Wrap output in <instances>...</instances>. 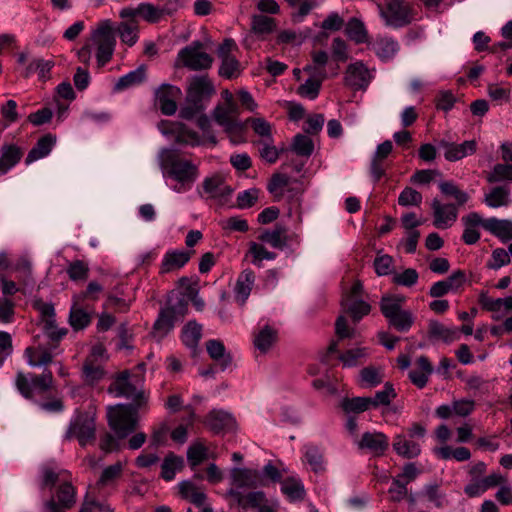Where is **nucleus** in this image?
Returning a JSON list of instances; mask_svg holds the SVG:
<instances>
[{"label": "nucleus", "mask_w": 512, "mask_h": 512, "mask_svg": "<svg viewBox=\"0 0 512 512\" xmlns=\"http://www.w3.org/2000/svg\"><path fill=\"white\" fill-rule=\"evenodd\" d=\"M41 488H54L50 499L43 504L45 512H67L77 501V489L72 484V475L65 469L42 467Z\"/></svg>", "instance_id": "1"}, {"label": "nucleus", "mask_w": 512, "mask_h": 512, "mask_svg": "<svg viewBox=\"0 0 512 512\" xmlns=\"http://www.w3.org/2000/svg\"><path fill=\"white\" fill-rule=\"evenodd\" d=\"M232 488L226 492V497L231 499V505H237L242 509L256 508L266 501L264 492L252 491L247 494L240 492L241 488L255 489L263 485L259 471L249 468H233L231 470Z\"/></svg>", "instance_id": "2"}, {"label": "nucleus", "mask_w": 512, "mask_h": 512, "mask_svg": "<svg viewBox=\"0 0 512 512\" xmlns=\"http://www.w3.org/2000/svg\"><path fill=\"white\" fill-rule=\"evenodd\" d=\"M159 165L165 178L177 182L173 190L182 193L190 190L199 177L198 165L184 158L176 149H164L159 156Z\"/></svg>", "instance_id": "3"}, {"label": "nucleus", "mask_w": 512, "mask_h": 512, "mask_svg": "<svg viewBox=\"0 0 512 512\" xmlns=\"http://www.w3.org/2000/svg\"><path fill=\"white\" fill-rule=\"evenodd\" d=\"M214 94L213 83L207 76L192 77L189 80L185 105L180 110V117L191 120L202 113Z\"/></svg>", "instance_id": "4"}, {"label": "nucleus", "mask_w": 512, "mask_h": 512, "mask_svg": "<svg viewBox=\"0 0 512 512\" xmlns=\"http://www.w3.org/2000/svg\"><path fill=\"white\" fill-rule=\"evenodd\" d=\"M144 376L131 374L128 370L118 373L110 386L108 392L116 397L131 399L130 405L136 408H144L148 404L149 395L143 388Z\"/></svg>", "instance_id": "5"}, {"label": "nucleus", "mask_w": 512, "mask_h": 512, "mask_svg": "<svg viewBox=\"0 0 512 512\" xmlns=\"http://www.w3.org/2000/svg\"><path fill=\"white\" fill-rule=\"evenodd\" d=\"M403 297L383 296L379 306L382 315L390 327L398 332H408L415 322V316L410 310L402 309Z\"/></svg>", "instance_id": "6"}, {"label": "nucleus", "mask_w": 512, "mask_h": 512, "mask_svg": "<svg viewBox=\"0 0 512 512\" xmlns=\"http://www.w3.org/2000/svg\"><path fill=\"white\" fill-rule=\"evenodd\" d=\"M91 41L96 46V59L100 67L105 66L112 59L116 39L111 20L106 19L98 23L91 33Z\"/></svg>", "instance_id": "7"}, {"label": "nucleus", "mask_w": 512, "mask_h": 512, "mask_svg": "<svg viewBox=\"0 0 512 512\" xmlns=\"http://www.w3.org/2000/svg\"><path fill=\"white\" fill-rule=\"evenodd\" d=\"M136 406L118 404L108 410V424L118 438L123 439L132 433L137 425Z\"/></svg>", "instance_id": "8"}, {"label": "nucleus", "mask_w": 512, "mask_h": 512, "mask_svg": "<svg viewBox=\"0 0 512 512\" xmlns=\"http://www.w3.org/2000/svg\"><path fill=\"white\" fill-rule=\"evenodd\" d=\"M65 438L77 439L80 446L92 444L96 438L95 414L91 412H79L70 422Z\"/></svg>", "instance_id": "9"}, {"label": "nucleus", "mask_w": 512, "mask_h": 512, "mask_svg": "<svg viewBox=\"0 0 512 512\" xmlns=\"http://www.w3.org/2000/svg\"><path fill=\"white\" fill-rule=\"evenodd\" d=\"M53 383V375L50 370L42 374H30L29 377L23 372L16 375L15 385L20 394L26 399H33L35 394H42L48 391Z\"/></svg>", "instance_id": "10"}, {"label": "nucleus", "mask_w": 512, "mask_h": 512, "mask_svg": "<svg viewBox=\"0 0 512 512\" xmlns=\"http://www.w3.org/2000/svg\"><path fill=\"white\" fill-rule=\"evenodd\" d=\"M378 8L387 26L400 28L413 20L412 8L405 0H389L384 5H378Z\"/></svg>", "instance_id": "11"}, {"label": "nucleus", "mask_w": 512, "mask_h": 512, "mask_svg": "<svg viewBox=\"0 0 512 512\" xmlns=\"http://www.w3.org/2000/svg\"><path fill=\"white\" fill-rule=\"evenodd\" d=\"M178 59L184 67L192 71L208 69L213 62L212 57L203 50V44L199 41L181 49Z\"/></svg>", "instance_id": "12"}, {"label": "nucleus", "mask_w": 512, "mask_h": 512, "mask_svg": "<svg viewBox=\"0 0 512 512\" xmlns=\"http://www.w3.org/2000/svg\"><path fill=\"white\" fill-rule=\"evenodd\" d=\"M373 76L362 61H356L347 66L344 75V85L354 91L366 90Z\"/></svg>", "instance_id": "13"}, {"label": "nucleus", "mask_w": 512, "mask_h": 512, "mask_svg": "<svg viewBox=\"0 0 512 512\" xmlns=\"http://www.w3.org/2000/svg\"><path fill=\"white\" fill-rule=\"evenodd\" d=\"M454 203H443L438 198L431 202L433 225L438 229L450 228L458 218V208Z\"/></svg>", "instance_id": "14"}, {"label": "nucleus", "mask_w": 512, "mask_h": 512, "mask_svg": "<svg viewBox=\"0 0 512 512\" xmlns=\"http://www.w3.org/2000/svg\"><path fill=\"white\" fill-rule=\"evenodd\" d=\"M182 95L181 89L171 84H162L155 92V102L162 114L171 116L177 111V99Z\"/></svg>", "instance_id": "15"}, {"label": "nucleus", "mask_w": 512, "mask_h": 512, "mask_svg": "<svg viewBox=\"0 0 512 512\" xmlns=\"http://www.w3.org/2000/svg\"><path fill=\"white\" fill-rule=\"evenodd\" d=\"M257 238L279 250H283L292 241L299 242L298 235H288L286 227L281 224H276L273 229L262 230Z\"/></svg>", "instance_id": "16"}, {"label": "nucleus", "mask_w": 512, "mask_h": 512, "mask_svg": "<svg viewBox=\"0 0 512 512\" xmlns=\"http://www.w3.org/2000/svg\"><path fill=\"white\" fill-rule=\"evenodd\" d=\"M164 14V9L159 8L148 2L140 3L136 8L125 7L121 9L119 12L120 18L134 17L135 19H137V17L139 16L148 23H158Z\"/></svg>", "instance_id": "17"}, {"label": "nucleus", "mask_w": 512, "mask_h": 512, "mask_svg": "<svg viewBox=\"0 0 512 512\" xmlns=\"http://www.w3.org/2000/svg\"><path fill=\"white\" fill-rule=\"evenodd\" d=\"M304 71L308 72L311 77L299 86L298 94L313 100L318 96L322 81L327 76L326 70L307 65L304 67Z\"/></svg>", "instance_id": "18"}, {"label": "nucleus", "mask_w": 512, "mask_h": 512, "mask_svg": "<svg viewBox=\"0 0 512 512\" xmlns=\"http://www.w3.org/2000/svg\"><path fill=\"white\" fill-rule=\"evenodd\" d=\"M358 448L382 456L389 448V438L382 432H365L358 441Z\"/></svg>", "instance_id": "19"}, {"label": "nucleus", "mask_w": 512, "mask_h": 512, "mask_svg": "<svg viewBox=\"0 0 512 512\" xmlns=\"http://www.w3.org/2000/svg\"><path fill=\"white\" fill-rule=\"evenodd\" d=\"M193 251L168 250L160 265V274H167L184 267L191 259Z\"/></svg>", "instance_id": "20"}, {"label": "nucleus", "mask_w": 512, "mask_h": 512, "mask_svg": "<svg viewBox=\"0 0 512 512\" xmlns=\"http://www.w3.org/2000/svg\"><path fill=\"white\" fill-rule=\"evenodd\" d=\"M464 225V231L462 234V240L467 245H473L480 239V233L477 227L481 226L484 228V218L477 212H470L469 214L462 217Z\"/></svg>", "instance_id": "21"}, {"label": "nucleus", "mask_w": 512, "mask_h": 512, "mask_svg": "<svg viewBox=\"0 0 512 512\" xmlns=\"http://www.w3.org/2000/svg\"><path fill=\"white\" fill-rule=\"evenodd\" d=\"M392 447L398 456L405 459H413L421 454L420 442L409 439L404 434L394 436Z\"/></svg>", "instance_id": "22"}, {"label": "nucleus", "mask_w": 512, "mask_h": 512, "mask_svg": "<svg viewBox=\"0 0 512 512\" xmlns=\"http://www.w3.org/2000/svg\"><path fill=\"white\" fill-rule=\"evenodd\" d=\"M241 113L240 106L237 102L229 104H218L213 111L214 120L221 127L239 122Z\"/></svg>", "instance_id": "23"}, {"label": "nucleus", "mask_w": 512, "mask_h": 512, "mask_svg": "<svg viewBox=\"0 0 512 512\" xmlns=\"http://www.w3.org/2000/svg\"><path fill=\"white\" fill-rule=\"evenodd\" d=\"M23 157V150L15 144H4L0 149V176L16 166Z\"/></svg>", "instance_id": "24"}, {"label": "nucleus", "mask_w": 512, "mask_h": 512, "mask_svg": "<svg viewBox=\"0 0 512 512\" xmlns=\"http://www.w3.org/2000/svg\"><path fill=\"white\" fill-rule=\"evenodd\" d=\"M206 350L210 358L217 363L222 371L232 365V356L226 351L225 345L218 339H210L206 342Z\"/></svg>", "instance_id": "25"}, {"label": "nucleus", "mask_w": 512, "mask_h": 512, "mask_svg": "<svg viewBox=\"0 0 512 512\" xmlns=\"http://www.w3.org/2000/svg\"><path fill=\"white\" fill-rule=\"evenodd\" d=\"M255 278V273L251 269H245L239 274L234 289L235 299L239 305L243 306L248 299L254 286Z\"/></svg>", "instance_id": "26"}, {"label": "nucleus", "mask_w": 512, "mask_h": 512, "mask_svg": "<svg viewBox=\"0 0 512 512\" xmlns=\"http://www.w3.org/2000/svg\"><path fill=\"white\" fill-rule=\"evenodd\" d=\"M114 32L116 31L121 41L129 47L134 46L139 39V23L133 18H122Z\"/></svg>", "instance_id": "27"}, {"label": "nucleus", "mask_w": 512, "mask_h": 512, "mask_svg": "<svg viewBox=\"0 0 512 512\" xmlns=\"http://www.w3.org/2000/svg\"><path fill=\"white\" fill-rule=\"evenodd\" d=\"M429 337L450 344L460 338L459 329L447 327L438 321H431L428 327Z\"/></svg>", "instance_id": "28"}, {"label": "nucleus", "mask_w": 512, "mask_h": 512, "mask_svg": "<svg viewBox=\"0 0 512 512\" xmlns=\"http://www.w3.org/2000/svg\"><path fill=\"white\" fill-rule=\"evenodd\" d=\"M484 229L506 242L512 240V221L500 220L495 217L484 219Z\"/></svg>", "instance_id": "29"}, {"label": "nucleus", "mask_w": 512, "mask_h": 512, "mask_svg": "<svg viewBox=\"0 0 512 512\" xmlns=\"http://www.w3.org/2000/svg\"><path fill=\"white\" fill-rule=\"evenodd\" d=\"M418 369L409 372V379L419 389L424 388L433 372L432 364L426 356H420L416 361Z\"/></svg>", "instance_id": "30"}, {"label": "nucleus", "mask_w": 512, "mask_h": 512, "mask_svg": "<svg viewBox=\"0 0 512 512\" xmlns=\"http://www.w3.org/2000/svg\"><path fill=\"white\" fill-rule=\"evenodd\" d=\"M341 305L346 313H348L353 321L357 323L371 311V306L361 299H352L350 296H343Z\"/></svg>", "instance_id": "31"}, {"label": "nucleus", "mask_w": 512, "mask_h": 512, "mask_svg": "<svg viewBox=\"0 0 512 512\" xmlns=\"http://www.w3.org/2000/svg\"><path fill=\"white\" fill-rule=\"evenodd\" d=\"M56 143V136L50 133L41 137L35 146L29 151L25 162L27 165L41 158L46 157Z\"/></svg>", "instance_id": "32"}, {"label": "nucleus", "mask_w": 512, "mask_h": 512, "mask_svg": "<svg viewBox=\"0 0 512 512\" xmlns=\"http://www.w3.org/2000/svg\"><path fill=\"white\" fill-rule=\"evenodd\" d=\"M372 49L378 58L387 62L397 54L399 51V44L391 37H379L374 41Z\"/></svg>", "instance_id": "33"}, {"label": "nucleus", "mask_w": 512, "mask_h": 512, "mask_svg": "<svg viewBox=\"0 0 512 512\" xmlns=\"http://www.w3.org/2000/svg\"><path fill=\"white\" fill-rule=\"evenodd\" d=\"M205 424L214 432L220 433L234 425L233 417L222 410H212L205 420Z\"/></svg>", "instance_id": "34"}, {"label": "nucleus", "mask_w": 512, "mask_h": 512, "mask_svg": "<svg viewBox=\"0 0 512 512\" xmlns=\"http://www.w3.org/2000/svg\"><path fill=\"white\" fill-rule=\"evenodd\" d=\"M511 190L507 184L493 187L485 194L484 203L491 208L507 206L510 202Z\"/></svg>", "instance_id": "35"}, {"label": "nucleus", "mask_w": 512, "mask_h": 512, "mask_svg": "<svg viewBox=\"0 0 512 512\" xmlns=\"http://www.w3.org/2000/svg\"><path fill=\"white\" fill-rule=\"evenodd\" d=\"M105 371L100 361L94 358H86L82 367V377L86 384L94 385L103 379Z\"/></svg>", "instance_id": "36"}, {"label": "nucleus", "mask_w": 512, "mask_h": 512, "mask_svg": "<svg viewBox=\"0 0 512 512\" xmlns=\"http://www.w3.org/2000/svg\"><path fill=\"white\" fill-rule=\"evenodd\" d=\"M370 355L368 347H356L348 349L339 355L343 367L351 368L363 364Z\"/></svg>", "instance_id": "37"}, {"label": "nucleus", "mask_w": 512, "mask_h": 512, "mask_svg": "<svg viewBox=\"0 0 512 512\" xmlns=\"http://www.w3.org/2000/svg\"><path fill=\"white\" fill-rule=\"evenodd\" d=\"M276 27L277 22L272 17L263 14H254L251 17V31L257 36L271 34Z\"/></svg>", "instance_id": "38"}, {"label": "nucleus", "mask_w": 512, "mask_h": 512, "mask_svg": "<svg viewBox=\"0 0 512 512\" xmlns=\"http://www.w3.org/2000/svg\"><path fill=\"white\" fill-rule=\"evenodd\" d=\"M124 466L122 462L118 461L112 465L107 466L102 471L96 485L99 488H104L108 486H115L117 481L123 475Z\"/></svg>", "instance_id": "39"}, {"label": "nucleus", "mask_w": 512, "mask_h": 512, "mask_svg": "<svg viewBox=\"0 0 512 512\" xmlns=\"http://www.w3.org/2000/svg\"><path fill=\"white\" fill-rule=\"evenodd\" d=\"M477 150V143L475 140H467L461 144L454 143L451 150L444 152V157L447 161L455 162L463 159L468 155H472Z\"/></svg>", "instance_id": "40"}, {"label": "nucleus", "mask_w": 512, "mask_h": 512, "mask_svg": "<svg viewBox=\"0 0 512 512\" xmlns=\"http://www.w3.org/2000/svg\"><path fill=\"white\" fill-rule=\"evenodd\" d=\"M201 331V325L197 324L195 321L188 322L183 328L181 336L182 342L185 346L192 349L193 354L197 351L198 343L202 336Z\"/></svg>", "instance_id": "41"}, {"label": "nucleus", "mask_w": 512, "mask_h": 512, "mask_svg": "<svg viewBox=\"0 0 512 512\" xmlns=\"http://www.w3.org/2000/svg\"><path fill=\"white\" fill-rule=\"evenodd\" d=\"M145 77L146 68L144 66H140L137 69L120 77L116 82L114 89L116 91H122L127 88L139 85L145 80Z\"/></svg>", "instance_id": "42"}, {"label": "nucleus", "mask_w": 512, "mask_h": 512, "mask_svg": "<svg viewBox=\"0 0 512 512\" xmlns=\"http://www.w3.org/2000/svg\"><path fill=\"white\" fill-rule=\"evenodd\" d=\"M176 320H178V318L173 314L171 309H168L167 307L161 309L153 326L154 332L160 337L165 336L172 330Z\"/></svg>", "instance_id": "43"}, {"label": "nucleus", "mask_w": 512, "mask_h": 512, "mask_svg": "<svg viewBox=\"0 0 512 512\" xmlns=\"http://www.w3.org/2000/svg\"><path fill=\"white\" fill-rule=\"evenodd\" d=\"M277 340V330L265 325L254 337V345L261 352H267Z\"/></svg>", "instance_id": "44"}, {"label": "nucleus", "mask_w": 512, "mask_h": 512, "mask_svg": "<svg viewBox=\"0 0 512 512\" xmlns=\"http://www.w3.org/2000/svg\"><path fill=\"white\" fill-rule=\"evenodd\" d=\"M372 401L370 397H345L340 403V407L346 414H359L371 408Z\"/></svg>", "instance_id": "45"}, {"label": "nucleus", "mask_w": 512, "mask_h": 512, "mask_svg": "<svg viewBox=\"0 0 512 512\" xmlns=\"http://www.w3.org/2000/svg\"><path fill=\"white\" fill-rule=\"evenodd\" d=\"M183 467V458L170 452L163 460L161 465V477L165 481L174 479L176 471Z\"/></svg>", "instance_id": "46"}, {"label": "nucleus", "mask_w": 512, "mask_h": 512, "mask_svg": "<svg viewBox=\"0 0 512 512\" xmlns=\"http://www.w3.org/2000/svg\"><path fill=\"white\" fill-rule=\"evenodd\" d=\"M346 35L357 44L366 43L368 33L362 21L352 18L348 21L345 29Z\"/></svg>", "instance_id": "47"}, {"label": "nucleus", "mask_w": 512, "mask_h": 512, "mask_svg": "<svg viewBox=\"0 0 512 512\" xmlns=\"http://www.w3.org/2000/svg\"><path fill=\"white\" fill-rule=\"evenodd\" d=\"M91 323V315L76 303L71 307L69 324L75 330H83Z\"/></svg>", "instance_id": "48"}, {"label": "nucleus", "mask_w": 512, "mask_h": 512, "mask_svg": "<svg viewBox=\"0 0 512 512\" xmlns=\"http://www.w3.org/2000/svg\"><path fill=\"white\" fill-rule=\"evenodd\" d=\"M245 124L250 125L255 134L260 136L261 141H271L272 125L263 117H250L247 118Z\"/></svg>", "instance_id": "49"}, {"label": "nucleus", "mask_w": 512, "mask_h": 512, "mask_svg": "<svg viewBox=\"0 0 512 512\" xmlns=\"http://www.w3.org/2000/svg\"><path fill=\"white\" fill-rule=\"evenodd\" d=\"M439 189L443 195L454 198L456 201L455 204L458 206H463L469 200V195L452 181L441 182L439 184Z\"/></svg>", "instance_id": "50"}, {"label": "nucleus", "mask_w": 512, "mask_h": 512, "mask_svg": "<svg viewBox=\"0 0 512 512\" xmlns=\"http://www.w3.org/2000/svg\"><path fill=\"white\" fill-rule=\"evenodd\" d=\"M435 454L443 460L453 458L459 462H464L471 458L470 450L466 447H457L455 449H452L449 446H444L436 448Z\"/></svg>", "instance_id": "51"}, {"label": "nucleus", "mask_w": 512, "mask_h": 512, "mask_svg": "<svg viewBox=\"0 0 512 512\" xmlns=\"http://www.w3.org/2000/svg\"><path fill=\"white\" fill-rule=\"evenodd\" d=\"M292 150L298 156L309 158L314 151V143L309 136L297 134L293 138Z\"/></svg>", "instance_id": "52"}, {"label": "nucleus", "mask_w": 512, "mask_h": 512, "mask_svg": "<svg viewBox=\"0 0 512 512\" xmlns=\"http://www.w3.org/2000/svg\"><path fill=\"white\" fill-rule=\"evenodd\" d=\"M281 491L290 501L302 500L305 496V490L300 481L293 478L282 482Z\"/></svg>", "instance_id": "53"}, {"label": "nucleus", "mask_w": 512, "mask_h": 512, "mask_svg": "<svg viewBox=\"0 0 512 512\" xmlns=\"http://www.w3.org/2000/svg\"><path fill=\"white\" fill-rule=\"evenodd\" d=\"M304 449L305 458L312 470L316 473L324 471L323 453L320 448L315 445H306Z\"/></svg>", "instance_id": "54"}, {"label": "nucleus", "mask_w": 512, "mask_h": 512, "mask_svg": "<svg viewBox=\"0 0 512 512\" xmlns=\"http://www.w3.org/2000/svg\"><path fill=\"white\" fill-rule=\"evenodd\" d=\"M361 385L375 387L383 381L382 369L375 366H368L360 371Z\"/></svg>", "instance_id": "55"}, {"label": "nucleus", "mask_w": 512, "mask_h": 512, "mask_svg": "<svg viewBox=\"0 0 512 512\" xmlns=\"http://www.w3.org/2000/svg\"><path fill=\"white\" fill-rule=\"evenodd\" d=\"M248 254L252 257V263L258 267H261L263 260H274L276 258V253L267 250L264 245L257 242H250Z\"/></svg>", "instance_id": "56"}, {"label": "nucleus", "mask_w": 512, "mask_h": 512, "mask_svg": "<svg viewBox=\"0 0 512 512\" xmlns=\"http://www.w3.org/2000/svg\"><path fill=\"white\" fill-rule=\"evenodd\" d=\"M489 183H500L503 181L512 182V165L506 163H498L487 176Z\"/></svg>", "instance_id": "57"}, {"label": "nucleus", "mask_w": 512, "mask_h": 512, "mask_svg": "<svg viewBox=\"0 0 512 512\" xmlns=\"http://www.w3.org/2000/svg\"><path fill=\"white\" fill-rule=\"evenodd\" d=\"M202 186L204 192L213 198L222 196L227 189L224 185L223 178L219 175H214L204 179Z\"/></svg>", "instance_id": "58"}, {"label": "nucleus", "mask_w": 512, "mask_h": 512, "mask_svg": "<svg viewBox=\"0 0 512 512\" xmlns=\"http://www.w3.org/2000/svg\"><path fill=\"white\" fill-rule=\"evenodd\" d=\"M396 396L397 393L393 385L390 382H386L383 390L376 392L374 397H370L372 401L371 407L377 408L380 405H389Z\"/></svg>", "instance_id": "59"}, {"label": "nucleus", "mask_w": 512, "mask_h": 512, "mask_svg": "<svg viewBox=\"0 0 512 512\" xmlns=\"http://www.w3.org/2000/svg\"><path fill=\"white\" fill-rule=\"evenodd\" d=\"M66 272L72 281H84L89 275V266L83 260H75L68 264Z\"/></svg>", "instance_id": "60"}, {"label": "nucleus", "mask_w": 512, "mask_h": 512, "mask_svg": "<svg viewBox=\"0 0 512 512\" xmlns=\"http://www.w3.org/2000/svg\"><path fill=\"white\" fill-rule=\"evenodd\" d=\"M207 448L202 443H195L187 450V460L192 469H195L207 459Z\"/></svg>", "instance_id": "61"}, {"label": "nucleus", "mask_w": 512, "mask_h": 512, "mask_svg": "<svg viewBox=\"0 0 512 512\" xmlns=\"http://www.w3.org/2000/svg\"><path fill=\"white\" fill-rule=\"evenodd\" d=\"M221 60L222 63L219 68L220 76L226 79H233L240 74V63L235 57H225Z\"/></svg>", "instance_id": "62"}, {"label": "nucleus", "mask_w": 512, "mask_h": 512, "mask_svg": "<svg viewBox=\"0 0 512 512\" xmlns=\"http://www.w3.org/2000/svg\"><path fill=\"white\" fill-rule=\"evenodd\" d=\"M175 141L178 144L189 145L192 147L199 146L201 144L200 136L197 132L188 129L185 126H181L176 132Z\"/></svg>", "instance_id": "63"}, {"label": "nucleus", "mask_w": 512, "mask_h": 512, "mask_svg": "<svg viewBox=\"0 0 512 512\" xmlns=\"http://www.w3.org/2000/svg\"><path fill=\"white\" fill-rule=\"evenodd\" d=\"M25 352L28 356V362L31 366L46 365L52 361L51 353L46 350L28 347Z\"/></svg>", "instance_id": "64"}]
</instances>
